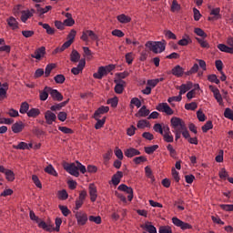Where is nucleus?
<instances>
[{
	"label": "nucleus",
	"mask_w": 233,
	"mask_h": 233,
	"mask_svg": "<svg viewBox=\"0 0 233 233\" xmlns=\"http://www.w3.org/2000/svg\"><path fill=\"white\" fill-rule=\"evenodd\" d=\"M189 43H192V40L188 36L187 38H182L181 40L178 41V45L180 46H187Z\"/></svg>",
	"instance_id": "6e6d98bb"
},
{
	"label": "nucleus",
	"mask_w": 233,
	"mask_h": 233,
	"mask_svg": "<svg viewBox=\"0 0 233 233\" xmlns=\"http://www.w3.org/2000/svg\"><path fill=\"white\" fill-rule=\"evenodd\" d=\"M134 61V54L133 53H127L126 54V62L127 65H132Z\"/></svg>",
	"instance_id": "69168bd1"
},
{
	"label": "nucleus",
	"mask_w": 233,
	"mask_h": 233,
	"mask_svg": "<svg viewBox=\"0 0 233 233\" xmlns=\"http://www.w3.org/2000/svg\"><path fill=\"white\" fill-rule=\"evenodd\" d=\"M78 227H85L88 221V215L83 211H74Z\"/></svg>",
	"instance_id": "7ed1b4c3"
},
{
	"label": "nucleus",
	"mask_w": 233,
	"mask_h": 233,
	"mask_svg": "<svg viewBox=\"0 0 233 233\" xmlns=\"http://www.w3.org/2000/svg\"><path fill=\"white\" fill-rule=\"evenodd\" d=\"M172 223L175 227H178L181 230H191L192 225L183 222L181 219L177 218V217L172 218Z\"/></svg>",
	"instance_id": "0eeeda50"
},
{
	"label": "nucleus",
	"mask_w": 233,
	"mask_h": 233,
	"mask_svg": "<svg viewBox=\"0 0 233 233\" xmlns=\"http://www.w3.org/2000/svg\"><path fill=\"white\" fill-rule=\"evenodd\" d=\"M122 177H123V173L121 171H117L115 175H113L111 183H113L115 187H117V185L121 183Z\"/></svg>",
	"instance_id": "6ab92c4d"
},
{
	"label": "nucleus",
	"mask_w": 233,
	"mask_h": 233,
	"mask_svg": "<svg viewBox=\"0 0 233 233\" xmlns=\"http://www.w3.org/2000/svg\"><path fill=\"white\" fill-rule=\"evenodd\" d=\"M39 114H41V111H39L38 108H31L27 112L28 117H37V116H39Z\"/></svg>",
	"instance_id": "58836bf2"
},
{
	"label": "nucleus",
	"mask_w": 233,
	"mask_h": 233,
	"mask_svg": "<svg viewBox=\"0 0 233 233\" xmlns=\"http://www.w3.org/2000/svg\"><path fill=\"white\" fill-rule=\"evenodd\" d=\"M106 68L105 66H100L96 73H94L93 76L95 79H103L104 76H106Z\"/></svg>",
	"instance_id": "412c9836"
},
{
	"label": "nucleus",
	"mask_w": 233,
	"mask_h": 233,
	"mask_svg": "<svg viewBox=\"0 0 233 233\" xmlns=\"http://www.w3.org/2000/svg\"><path fill=\"white\" fill-rule=\"evenodd\" d=\"M40 101H46L48 99V94L51 95V87L46 86L44 90L39 91Z\"/></svg>",
	"instance_id": "a211bd4d"
},
{
	"label": "nucleus",
	"mask_w": 233,
	"mask_h": 233,
	"mask_svg": "<svg viewBox=\"0 0 233 233\" xmlns=\"http://www.w3.org/2000/svg\"><path fill=\"white\" fill-rule=\"evenodd\" d=\"M66 79V78L63 75H56L55 76V81H56V83H57V85H63V83H65Z\"/></svg>",
	"instance_id": "864d4df0"
},
{
	"label": "nucleus",
	"mask_w": 233,
	"mask_h": 233,
	"mask_svg": "<svg viewBox=\"0 0 233 233\" xmlns=\"http://www.w3.org/2000/svg\"><path fill=\"white\" fill-rule=\"evenodd\" d=\"M21 14L22 23H25L26 21H28V19H30V17H32V13H30V10L22 11Z\"/></svg>",
	"instance_id": "473e14b6"
},
{
	"label": "nucleus",
	"mask_w": 233,
	"mask_h": 233,
	"mask_svg": "<svg viewBox=\"0 0 233 233\" xmlns=\"http://www.w3.org/2000/svg\"><path fill=\"white\" fill-rule=\"evenodd\" d=\"M59 210H61L63 216H65V218L68 217V215L70 214V209H68V207L66 206H63V205H59L58 206Z\"/></svg>",
	"instance_id": "37998d69"
},
{
	"label": "nucleus",
	"mask_w": 233,
	"mask_h": 233,
	"mask_svg": "<svg viewBox=\"0 0 233 233\" xmlns=\"http://www.w3.org/2000/svg\"><path fill=\"white\" fill-rule=\"evenodd\" d=\"M195 34H197V35H198L199 37H203V39H205V37H207V33H205V31H203V29L199 28V27H196L194 29Z\"/></svg>",
	"instance_id": "09e8293b"
},
{
	"label": "nucleus",
	"mask_w": 233,
	"mask_h": 233,
	"mask_svg": "<svg viewBox=\"0 0 233 233\" xmlns=\"http://www.w3.org/2000/svg\"><path fill=\"white\" fill-rule=\"evenodd\" d=\"M115 83L116 84L115 86L116 94H123V91L125 90L126 82L124 80H115Z\"/></svg>",
	"instance_id": "2eb2a0df"
},
{
	"label": "nucleus",
	"mask_w": 233,
	"mask_h": 233,
	"mask_svg": "<svg viewBox=\"0 0 233 233\" xmlns=\"http://www.w3.org/2000/svg\"><path fill=\"white\" fill-rule=\"evenodd\" d=\"M159 233H172L170 226H161L158 230Z\"/></svg>",
	"instance_id": "5fc2aeb1"
},
{
	"label": "nucleus",
	"mask_w": 233,
	"mask_h": 233,
	"mask_svg": "<svg viewBox=\"0 0 233 233\" xmlns=\"http://www.w3.org/2000/svg\"><path fill=\"white\" fill-rule=\"evenodd\" d=\"M13 148L15 150H28V144L26 142H20L17 146L14 145Z\"/></svg>",
	"instance_id": "c9c22d12"
},
{
	"label": "nucleus",
	"mask_w": 233,
	"mask_h": 233,
	"mask_svg": "<svg viewBox=\"0 0 233 233\" xmlns=\"http://www.w3.org/2000/svg\"><path fill=\"white\" fill-rule=\"evenodd\" d=\"M171 127L172 128H174V130H185L187 125L185 124V121H183V119L177 116H173L171 118Z\"/></svg>",
	"instance_id": "39448f33"
},
{
	"label": "nucleus",
	"mask_w": 233,
	"mask_h": 233,
	"mask_svg": "<svg viewBox=\"0 0 233 233\" xmlns=\"http://www.w3.org/2000/svg\"><path fill=\"white\" fill-rule=\"evenodd\" d=\"M7 25L12 28V30H17V28H19V23L14 16L7 19Z\"/></svg>",
	"instance_id": "4be33fe9"
},
{
	"label": "nucleus",
	"mask_w": 233,
	"mask_h": 233,
	"mask_svg": "<svg viewBox=\"0 0 233 233\" xmlns=\"http://www.w3.org/2000/svg\"><path fill=\"white\" fill-rule=\"evenodd\" d=\"M133 161L136 165H141V163H145V161H147V158L143 156H140V157H136L133 159Z\"/></svg>",
	"instance_id": "13d9d810"
},
{
	"label": "nucleus",
	"mask_w": 233,
	"mask_h": 233,
	"mask_svg": "<svg viewBox=\"0 0 233 233\" xmlns=\"http://www.w3.org/2000/svg\"><path fill=\"white\" fill-rule=\"evenodd\" d=\"M186 110H196L198 108V104L196 102H191L185 105Z\"/></svg>",
	"instance_id": "680f3d73"
},
{
	"label": "nucleus",
	"mask_w": 233,
	"mask_h": 233,
	"mask_svg": "<svg viewBox=\"0 0 233 233\" xmlns=\"http://www.w3.org/2000/svg\"><path fill=\"white\" fill-rule=\"evenodd\" d=\"M58 198L62 199V201L68 199V193L66 192V190L63 189L61 191H58Z\"/></svg>",
	"instance_id": "de8ad7c7"
},
{
	"label": "nucleus",
	"mask_w": 233,
	"mask_h": 233,
	"mask_svg": "<svg viewBox=\"0 0 233 233\" xmlns=\"http://www.w3.org/2000/svg\"><path fill=\"white\" fill-rule=\"evenodd\" d=\"M21 8H23V5H15L14 9H13V12H14V15L15 16L19 15V14H21Z\"/></svg>",
	"instance_id": "338daca9"
},
{
	"label": "nucleus",
	"mask_w": 233,
	"mask_h": 233,
	"mask_svg": "<svg viewBox=\"0 0 233 233\" xmlns=\"http://www.w3.org/2000/svg\"><path fill=\"white\" fill-rule=\"evenodd\" d=\"M116 19L117 21H119V23H123V24L130 23V21H132V19L127 16V15L125 14L117 15Z\"/></svg>",
	"instance_id": "72a5a7b5"
},
{
	"label": "nucleus",
	"mask_w": 233,
	"mask_h": 233,
	"mask_svg": "<svg viewBox=\"0 0 233 233\" xmlns=\"http://www.w3.org/2000/svg\"><path fill=\"white\" fill-rule=\"evenodd\" d=\"M66 103V102H65V103H60V104H56V105H54V106H52L50 107V110H51L52 112H57V110H61V108H63V106H65Z\"/></svg>",
	"instance_id": "3c124183"
},
{
	"label": "nucleus",
	"mask_w": 233,
	"mask_h": 233,
	"mask_svg": "<svg viewBox=\"0 0 233 233\" xmlns=\"http://www.w3.org/2000/svg\"><path fill=\"white\" fill-rule=\"evenodd\" d=\"M130 103H131V105H135V106H137V108H140V106H141V100H139V98H137V97L132 98Z\"/></svg>",
	"instance_id": "774afa93"
},
{
	"label": "nucleus",
	"mask_w": 233,
	"mask_h": 233,
	"mask_svg": "<svg viewBox=\"0 0 233 233\" xmlns=\"http://www.w3.org/2000/svg\"><path fill=\"white\" fill-rule=\"evenodd\" d=\"M45 172L46 174H50V176H55L56 177L57 176V171H56V168H54L53 165H49L45 168Z\"/></svg>",
	"instance_id": "e433bc0d"
},
{
	"label": "nucleus",
	"mask_w": 233,
	"mask_h": 233,
	"mask_svg": "<svg viewBox=\"0 0 233 233\" xmlns=\"http://www.w3.org/2000/svg\"><path fill=\"white\" fill-rule=\"evenodd\" d=\"M29 218L32 219V221H36V223H38L39 228H43V230H46L47 232H52V230H54V228L51 224H47L45 221H39V218L35 216L34 211L29 212Z\"/></svg>",
	"instance_id": "f257e3e1"
},
{
	"label": "nucleus",
	"mask_w": 233,
	"mask_h": 233,
	"mask_svg": "<svg viewBox=\"0 0 233 233\" xmlns=\"http://www.w3.org/2000/svg\"><path fill=\"white\" fill-rule=\"evenodd\" d=\"M208 80L210 81V83H215L216 85H219V79H218V76L216 75H209L208 76Z\"/></svg>",
	"instance_id": "e2e57ef3"
},
{
	"label": "nucleus",
	"mask_w": 233,
	"mask_h": 233,
	"mask_svg": "<svg viewBox=\"0 0 233 233\" xmlns=\"http://www.w3.org/2000/svg\"><path fill=\"white\" fill-rule=\"evenodd\" d=\"M38 25L46 31V34H48V35H54V34H56V29L52 28L50 25L43 24V22H39Z\"/></svg>",
	"instance_id": "5701e85b"
},
{
	"label": "nucleus",
	"mask_w": 233,
	"mask_h": 233,
	"mask_svg": "<svg viewBox=\"0 0 233 233\" xmlns=\"http://www.w3.org/2000/svg\"><path fill=\"white\" fill-rule=\"evenodd\" d=\"M45 119L47 125H52V123L56 122V119H57V116H56V113L52 112L51 110H47L45 113Z\"/></svg>",
	"instance_id": "9b49d317"
},
{
	"label": "nucleus",
	"mask_w": 233,
	"mask_h": 233,
	"mask_svg": "<svg viewBox=\"0 0 233 233\" xmlns=\"http://www.w3.org/2000/svg\"><path fill=\"white\" fill-rule=\"evenodd\" d=\"M30 108V105L27 102H23L20 106V114H28V110Z\"/></svg>",
	"instance_id": "4c0bfd02"
},
{
	"label": "nucleus",
	"mask_w": 233,
	"mask_h": 233,
	"mask_svg": "<svg viewBox=\"0 0 233 233\" xmlns=\"http://www.w3.org/2000/svg\"><path fill=\"white\" fill-rule=\"evenodd\" d=\"M79 59H81V55L79 52H77V50L73 49L70 55V61L72 63H78Z\"/></svg>",
	"instance_id": "cd10ccee"
},
{
	"label": "nucleus",
	"mask_w": 233,
	"mask_h": 233,
	"mask_svg": "<svg viewBox=\"0 0 233 233\" xmlns=\"http://www.w3.org/2000/svg\"><path fill=\"white\" fill-rule=\"evenodd\" d=\"M198 43H199L200 46L202 48H208L210 46L208 45V42L203 38H197Z\"/></svg>",
	"instance_id": "052dcab7"
},
{
	"label": "nucleus",
	"mask_w": 233,
	"mask_h": 233,
	"mask_svg": "<svg viewBox=\"0 0 233 233\" xmlns=\"http://www.w3.org/2000/svg\"><path fill=\"white\" fill-rule=\"evenodd\" d=\"M171 74H173L175 77H183L185 69L181 66L177 65L172 68Z\"/></svg>",
	"instance_id": "ddd939ff"
},
{
	"label": "nucleus",
	"mask_w": 233,
	"mask_h": 233,
	"mask_svg": "<svg viewBox=\"0 0 233 233\" xmlns=\"http://www.w3.org/2000/svg\"><path fill=\"white\" fill-rule=\"evenodd\" d=\"M32 180L35 187H37V188H43V185L41 184V181L39 180V177L36 175L32 176Z\"/></svg>",
	"instance_id": "8fccbe9b"
},
{
	"label": "nucleus",
	"mask_w": 233,
	"mask_h": 233,
	"mask_svg": "<svg viewBox=\"0 0 233 233\" xmlns=\"http://www.w3.org/2000/svg\"><path fill=\"white\" fill-rule=\"evenodd\" d=\"M89 221L96 223V225H101V217L89 216Z\"/></svg>",
	"instance_id": "bf43d9fd"
},
{
	"label": "nucleus",
	"mask_w": 233,
	"mask_h": 233,
	"mask_svg": "<svg viewBox=\"0 0 233 233\" xmlns=\"http://www.w3.org/2000/svg\"><path fill=\"white\" fill-rule=\"evenodd\" d=\"M36 8V14H38L40 16L47 14V12H50V9L52 8V5H46L45 8L41 7V5L35 4Z\"/></svg>",
	"instance_id": "f3484780"
},
{
	"label": "nucleus",
	"mask_w": 233,
	"mask_h": 233,
	"mask_svg": "<svg viewBox=\"0 0 233 233\" xmlns=\"http://www.w3.org/2000/svg\"><path fill=\"white\" fill-rule=\"evenodd\" d=\"M146 46L154 52V54H161V52H165V43L163 42H147Z\"/></svg>",
	"instance_id": "f03ea898"
},
{
	"label": "nucleus",
	"mask_w": 233,
	"mask_h": 233,
	"mask_svg": "<svg viewBox=\"0 0 233 233\" xmlns=\"http://www.w3.org/2000/svg\"><path fill=\"white\" fill-rule=\"evenodd\" d=\"M45 54H46V48L45 46H41L35 51V54L31 55V57L40 61L41 57H43Z\"/></svg>",
	"instance_id": "f8f14e48"
},
{
	"label": "nucleus",
	"mask_w": 233,
	"mask_h": 233,
	"mask_svg": "<svg viewBox=\"0 0 233 233\" xmlns=\"http://www.w3.org/2000/svg\"><path fill=\"white\" fill-rule=\"evenodd\" d=\"M145 172H146L147 177H148L149 179L154 181V176H152V169L150 168V167H148V166L146 167H145Z\"/></svg>",
	"instance_id": "0e129e2a"
},
{
	"label": "nucleus",
	"mask_w": 233,
	"mask_h": 233,
	"mask_svg": "<svg viewBox=\"0 0 233 233\" xmlns=\"http://www.w3.org/2000/svg\"><path fill=\"white\" fill-rule=\"evenodd\" d=\"M157 110H158V112H165V114H167V116H172V114H174V111L172 110L170 106H168V104L167 103L159 104L157 106Z\"/></svg>",
	"instance_id": "9d476101"
},
{
	"label": "nucleus",
	"mask_w": 233,
	"mask_h": 233,
	"mask_svg": "<svg viewBox=\"0 0 233 233\" xmlns=\"http://www.w3.org/2000/svg\"><path fill=\"white\" fill-rule=\"evenodd\" d=\"M220 208H222V210H226V212H233L232 204H222L220 205Z\"/></svg>",
	"instance_id": "4d7b16f0"
},
{
	"label": "nucleus",
	"mask_w": 233,
	"mask_h": 233,
	"mask_svg": "<svg viewBox=\"0 0 233 233\" xmlns=\"http://www.w3.org/2000/svg\"><path fill=\"white\" fill-rule=\"evenodd\" d=\"M25 128V124L23 122H15L12 126V131L14 134H19L20 132H23V129Z\"/></svg>",
	"instance_id": "aec40b11"
},
{
	"label": "nucleus",
	"mask_w": 233,
	"mask_h": 233,
	"mask_svg": "<svg viewBox=\"0 0 233 233\" xmlns=\"http://www.w3.org/2000/svg\"><path fill=\"white\" fill-rule=\"evenodd\" d=\"M54 68H56V65L55 64H49L46 66V70H45V77H48L52 72V70H54Z\"/></svg>",
	"instance_id": "79ce46f5"
},
{
	"label": "nucleus",
	"mask_w": 233,
	"mask_h": 233,
	"mask_svg": "<svg viewBox=\"0 0 233 233\" xmlns=\"http://www.w3.org/2000/svg\"><path fill=\"white\" fill-rule=\"evenodd\" d=\"M221 12V9L219 7L211 9L210 15H214L212 18H208L209 21L212 19H221V15L219 13Z\"/></svg>",
	"instance_id": "7c9ffc66"
},
{
	"label": "nucleus",
	"mask_w": 233,
	"mask_h": 233,
	"mask_svg": "<svg viewBox=\"0 0 233 233\" xmlns=\"http://www.w3.org/2000/svg\"><path fill=\"white\" fill-rule=\"evenodd\" d=\"M89 196L92 203H94L96 199H97V188L94 184H89Z\"/></svg>",
	"instance_id": "dca6fc26"
},
{
	"label": "nucleus",
	"mask_w": 233,
	"mask_h": 233,
	"mask_svg": "<svg viewBox=\"0 0 233 233\" xmlns=\"http://www.w3.org/2000/svg\"><path fill=\"white\" fill-rule=\"evenodd\" d=\"M224 116L227 117V119H231L233 121V111L230 108H226L224 112Z\"/></svg>",
	"instance_id": "603ef678"
},
{
	"label": "nucleus",
	"mask_w": 233,
	"mask_h": 233,
	"mask_svg": "<svg viewBox=\"0 0 233 233\" xmlns=\"http://www.w3.org/2000/svg\"><path fill=\"white\" fill-rule=\"evenodd\" d=\"M158 148H159V146H157V145L146 147H145V152H146V154H149V155L154 154V152H156Z\"/></svg>",
	"instance_id": "ea45409f"
},
{
	"label": "nucleus",
	"mask_w": 233,
	"mask_h": 233,
	"mask_svg": "<svg viewBox=\"0 0 233 233\" xmlns=\"http://www.w3.org/2000/svg\"><path fill=\"white\" fill-rule=\"evenodd\" d=\"M64 169L68 172L71 176H75V177H79V171L77 170V164L76 163H67L65 162L63 164Z\"/></svg>",
	"instance_id": "20e7f679"
},
{
	"label": "nucleus",
	"mask_w": 233,
	"mask_h": 233,
	"mask_svg": "<svg viewBox=\"0 0 233 233\" xmlns=\"http://www.w3.org/2000/svg\"><path fill=\"white\" fill-rule=\"evenodd\" d=\"M119 103V98L117 96H115L113 98H109L107 100V105H110L113 108H116Z\"/></svg>",
	"instance_id": "a19ab883"
},
{
	"label": "nucleus",
	"mask_w": 233,
	"mask_h": 233,
	"mask_svg": "<svg viewBox=\"0 0 233 233\" xmlns=\"http://www.w3.org/2000/svg\"><path fill=\"white\" fill-rule=\"evenodd\" d=\"M150 114V110L147 109V106H143L136 114V117H147Z\"/></svg>",
	"instance_id": "b1692460"
},
{
	"label": "nucleus",
	"mask_w": 233,
	"mask_h": 233,
	"mask_svg": "<svg viewBox=\"0 0 233 233\" xmlns=\"http://www.w3.org/2000/svg\"><path fill=\"white\" fill-rule=\"evenodd\" d=\"M71 40H67L66 42H65L61 47H56L55 49V54H59V52H65V50H66V48H69V46L72 45Z\"/></svg>",
	"instance_id": "bb28decb"
},
{
	"label": "nucleus",
	"mask_w": 233,
	"mask_h": 233,
	"mask_svg": "<svg viewBox=\"0 0 233 233\" xmlns=\"http://www.w3.org/2000/svg\"><path fill=\"white\" fill-rule=\"evenodd\" d=\"M117 189L120 190L121 192H126V194H128V201H132V199H134V189H132V187L125 184H121L120 186H118Z\"/></svg>",
	"instance_id": "6e6552de"
},
{
	"label": "nucleus",
	"mask_w": 233,
	"mask_h": 233,
	"mask_svg": "<svg viewBox=\"0 0 233 233\" xmlns=\"http://www.w3.org/2000/svg\"><path fill=\"white\" fill-rule=\"evenodd\" d=\"M181 10V5L177 3V0H173L171 5V12H177Z\"/></svg>",
	"instance_id": "a18cd8bd"
},
{
	"label": "nucleus",
	"mask_w": 233,
	"mask_h": 233,
	"mask_svg": "<svg viewBox=\"0 0 233 233\" xmlns=\"http://www.w3.org/2000/svg\"><path fill=\"white\" fill-rule=\"evenodd\" d=\"M4 174L5 175V178L7 179V181H14V179H15V174H14V171L10 169H5V172H4Z\"/></svg>",
	"instance_id": "f704fd0d"
},
{
	"label": "nucleus",
	"mask_w": 233,
	"mask_h": 233,
	"mask_svg": "<svg viewBox=\"0 0 233 233\" xmlns=\"http://www.w3.org/2000/svg\"><path fill=\"white\" fill-rule=\"evenodd\" d=\"M88 37L91 39V41H99V36H97L96 33H94V31L92 30L84 31L80 39H82V41H85V43H88Z\"/></svg>",
	"instance_id": "423d86ee"
},
{
	"label": "nucleus",
	"mask_w": 233,
	"mask_h": 233,
	"mask_svg": "<svg viewBox=\"0 0 233 233\" xmlns=\"http://www.w3.org/2000/svg\"><path fill=\"white\" fill-rule=\"evenodd\" d=\"M51 97L54 101H61L63 99V95L57 91V89H52L51 87Z\"/></svg>",
	"instance_id": "393cba45"
},
{
	"label": "nucleus",
	"mask_w": 233,
	"mask_h": 233,
	"mask_svg": "<svg viewBox=\"0 0 233 233\" xmlns=\"http://www.w3.org/2000/svg\"><path fill=\"white\" fill-rule=\"evenodd\" d=\"M142 228H146L147 232L149 233H157V229L154 225L150 224V222H147L144 226H142Z\"/></svg>",
	"instance_id": "2f4dec72"
},
{
	"label": "nucleus",
	"mask_w": 233,
	"mask_h": 233,
	"mask_svg": "<svg viewBox=\"0 0 233 233\" xmlns=\"http://www.w3.org/2000/svg\"><path fill=\"white\" fill-rule=\"evenodd\" d=\"M137 128H147L150 127V122L147 120H139L137 125Z\"/></svg>",
	"instance_id": "c03bdc74"
},
{
	"label": "nucleus",
	"mask_w": 233,
	"mask_h": 233,
	"mask_svg": "<svg viewBox=\"0 0 233 233\" xmlns=\"http://www.w3.org/2000/svg\"><path fill=\"white\" fill-rule=\"evenodd\" d=\"M126 157H135V156H141V152L134 147H129L124 151Z\"/></svg>",
	"instance_id": "4468645a"
},
{
	"label": "nucleus",
	"mask_w": 233,
	"mask_h": 233,
	"mask_svg": "<svg viewBox=\"0 0 233 233\" xmlns=\"http://www.w3.org/2000/svg\"><path fill=\"white\" fill-rule=\"evenodd\" d=\"M209 90L213 92V96L217 103H218V105H223V96H221L219 89L218 87H215L214 86H209Z\"/></svg>",
	"instance_id": "1a4fd4ad"
},
{
	"label": "nucleus",
	"mask_w": 233,
	"mask_h": 233,
	"mask_svg": "<svg viewBox=\"0 0 233 233\" xmlns=\"http://www.w3.org/2000/svg\"><path fill=\"white\" fill-rule=\"evenodd\" d=\"M213 127L214 125H212V121L209 120L202 127V131L207 133L208 130H212Z\"/></svg>",
	"instance_id": "49530a36"
},
{
	"label": "nucleus",
	"mask_w": 233,
	"mask_h": 233,
	"mask_svg": "<svg viewBox=\"0 0 233 233\" xmlns=\"http://www.w3.org/2000/svg\"><path fill=\"white\" fill-rule=\"evenodd\" d=\"M96 123L95 125V128L96 130H99V128H103V127H105V123L106 121V117H103L102 119H99V116H96V118H95Z\"/></svg>",
	"instance_id": "c756f323"
},
{
	"label": "nucleus",
	"mask_w": 233,
	"mask_h": 233,
	"mask_svg": "<svg viewBox=\"0 0 233 233\" xmlns=\"http://www.w3.org/2000/svg\"><path fill=\"white\" fill-rule=\"evenodd\" d=\"M108 110H110V107L102 106H100V107L95 112L94 117H95V118H97V117H99L101 115L106 114V112H108Z\"/></svg>",
	"instance_id": "a878e982"
},
{
	"label": "nucleus",
	"mask_w": 233,
	"mask_h": 233,
	"mask_svg": "<svg viewBox=\"0 0 233 233\" xmlns=\"http://www.w3.org/2000/svg\"><path fill=\"white\" fill-rule=\"evenodd\" d=\"M218 48L220 50V52H225L226 54H233V47H228L225 44H218Z\"/></svg>",
	"instance_id": "c85d7f7f"
}]
</instances>
